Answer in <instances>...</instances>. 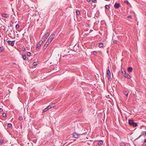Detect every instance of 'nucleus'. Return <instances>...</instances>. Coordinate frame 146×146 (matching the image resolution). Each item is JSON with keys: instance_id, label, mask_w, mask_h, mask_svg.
<instances>
[{"instance_id": "79ce46f5", "label": "nucleus", "mask_w": 146, "mask_h": 146, "mask_svg": "<svg viewBox=\"0 0 146 146\" xmlns=\"http://www.w3.org/2000/svg\"><path fill=\"white\" fill-rule=\"evenodd\" d=\"M126 1L127 3V4H129V2H128V1Z\"/></svg>"}, {"instance_id": "ddd939ff", "label": "nucleus", "mask_w": 146, "mask_h": 146, "mask_svg": "<svg viewBox=\"0 0 146 146\" xmlns=\"http://www.w3.org/2000/svg\"><path fill=\"white\" fill-rule=\"evenodd\" d=\"M22 56L23 58L25 60H26L27 58L26 55L25 54L23 53L22 54Z\"/></svg>"}, {"instance_id": "49530a36", "label": "nucleus", "mask_w": 146, "mask_h": 146, "mask_svg": "<svg viewBox=\"0 0 146 146\" xmlns=\"http://www.w3.org/2000/svg\"><path fill=\"white\" fill-rule=\"evenodd\" d=\"M145 146H146V144L145 145Z\"/></svg>"}, {"instance_id": "aec40b11", "label": "nucleus", "mask_w": 146, "mask_h": 146, "mask_svg": "<svg viewBox=\"0 0 146 146\" xmlns=\"http://www.w3.org/2000/svg\"><path fill=\"white\" fill-rule=\"evenodd\" d=\"M44 41H43V40H41V41H40L38 43V44H39V45H40V46H41V45H42V43Z\"/></svg>"}, {"instance_id": "0eeeda50", "label": "nucleus", "mask_w": 146, "mask_h": 146, "mask_svg": "<svg viewBox=\"0 0 146 146\" xmlns=\"http://www.w3.org/2000/svg\"><path fill=\"white\" fill-rule=\"evenodd\" d=\"M49 43L47 41L45 44H44L43 48V50H45L46 49V48L48 46V44H49Z\"/></svg>"}, {"instance_id": "72a5a7b5", "label": "nucleus", "mask_w": 146, "mask_h": 146, "mask_svg": "<svg viewBox=\"0 0 146 146\" xmlns=\"http://www.w3.org/2000/svg\"><path fill=\"white\" fill-rule=\"evenodd\" d=\"M82 111V109H80L78 111V112H80V113Z\"/></svg>"}, {"instance_id": "4468645a", "label": "nucleus", "mask_w": 146, "mask_h": 146, "mask_svg": "<svg viewBox=\"0 0 146 146\" xmlns=\"http://www.w3.org/2000/svg\"><path fill=\"white\" fill-rule=\"evenodd\" d=\"M104 45L103 44L102 42H100L98 46L100 48H101L103 47Z\"/></svg>"}, {"instance_id": "473e14b6", "label": "nucleus", "mask_w": 146, "mask_h": 146, "mask_svg": "<svg viewBox=\"0 0 146 146\" xmlns=\"http://www.w3.org/2000/svg\"><path fill=\"white\" fill-rule=\"evenodd\" d=\"M142 133L143 135H146V131H143Z\"/></svg>"}, {"instance_id": "7c9ffc66", "label": "nucleus", "mask_w": 146, "mask_h": 146, "mask_svg": "<svg viewBox=\"0 0 146 146\" xmlns=\"http://www.w3.org/2000/svg\"><path fill=\"white\" fill-rule=\"evenodd\" d=\"M93 54L95 56H96L97 55V53L96 52L94 51L93 52Z\"/></svg>"}, {"instance_id": "412c9836", "label": "nucleus", "mask_w": 146, "mask_h": 146, "mask_svg": "<svg viewBox=\"0 0 146 146\" xmlns=\"http://www.w3.org/2000/svg\"><path fill=\"white\" fill-rule=\"evenodd\" d=\"M3 117H7V114L6 113H3Z\"/></svg>"}, {"instance_id": "c85d7f7f", "label": "nucleus", "mask_w": 146, "mask_h": 146, "mask_svg": "<svg viewBox=\"0 0 146 146\" xmlns=\"http://www.w3.org/2000/svg\"><path fill=\"white\" fill-rule=\"evenodd\" d=\"M76 13L77 15H79L80 14V12L79 11H78L77 10L76 11Z\"/></svg>"}, {"instance_id": "5701e85b", "label": "nucleus", "mask_w": 146, "mask_h": 146, "mask_svg": "<svg viewBox=\"0 0 146 146\" xmlns=\"http://www.w3.org/2000/svg\"><path fill=\"white\" fill-rule=\"evenodd\" d=\"M8 126L9 127H12V125L11 123H9L8 125Z\"/></svg>"}, {"instance_id": "cd10ccee", "label": "nucleus", "mask_w": 146, "mask_h": 146, "mask_svg": "<svg viewBox=\"0 0 146 146\" xmlns=\"http://www.w3.org/2000/svg\"><path fill=\"white\" fill-rule=\"evenodd\" d=\"M19 27V24H17L16 25V29H18Z\"/></svg>"}, {"instance_id": "423d86ee", "label": "nucleus", "mask_w": 146, "mask_h": 146, "mask_svg": "<svg viewBox=\"0 0 146 146\" xmlns=\"http://www.w3.org/2000/svg\"><path fill=\"white\" fill-rule=\"evenodd\" d=\"M123 76L126 78H127L128 79H130L131 77L127 73H126V72H125L124 75L123 74Z\"/></svg>"}, {"instance_id": "c756f323", "label": "nucleus", "mask_w": 146, "mask_h": 146, "mask_svg": "<svg viewBox=\"0 0 146 146\" xmlns=\"http://www.w3.org/2000/svg\"><path fill=\"white\" fill-rule=\"evenodd\" d=\"M50 106H51V108L54 107L55 106L54 104H52L50 105Z\"/></svg>"}, {"instance_id": "4c0bfd02", "label": "nucleus", "mask_w": 146, "mask_h": 146, "mask_svg": "<svg viewBox=\"0 0 146 146\" xmlns=\"http://www.w3.org/2000/svg\"><path fill=\"white\" fill-rule=\"evenodd\" d=\"M113 42L115 43H116L117 42V40H114L113 41Z\"/></svg>"}, {"instance_id": "4be33fe9", "label": "nucleus", "mask_w": 146, "mask_h": 146, "mask_svg": "<svg viewBox=\"0 0 146 146\" xmlns=\"http://www.w3.org/2000/svg\"><path fill=\"white\" fill-rule=\"evenodd\" d=\"M19 119L20 121L22 120L23 119V117L22 116H20L19 117Z\"/></svg>"}, {"instance_id": "f03ea898", "label": "nucleus", "mask_w": 146, "mask_h": 146, "mask_svg": "<svg viewBox=\"0 0 146 146\" xmlns=\"http://www.w3.org/2000/svg\"><path fill=\"white\" fill-rule=\"evenodd\" d=\"M108 69L106 72L108 80H110L111 78V73L109 69V67H108Z\"/></svg>"}, {"instance_id": "9b49d317", "label": "nucleus", "mask_w": 146, "mask_h": 146, "mask_svg": "<svg viewBox=\"0 0 146 146\" xmlns=\"http://www.w3.org/2000/svg\"><path fill=\"white\" fill-rule=\"evenodd\" d=\"M2 16L4 17L7 18L9 17V15L7 14L3 13L2 14Z\"/></svg>"}, {"instance_id": "c03bdc74", "label": "nucleus", "mask_w": 146, "mask_h": 146, "mask_svg": "<svg viewBox=\"0 0 146 146\" xmlns=\"http://www.w3.org/2000/svg\"><path fill=\"white\" fill-rule=\"evenodd\" d=\"M25 50H26V49H25V48H24V49H23V51H25Z\"/></svg>"}, {"instance_id": "e433bc0d", "label": "nucleus", "mask_w": 146, "mask_h": 146, "mask_svg": "<svg viewBox=\"0 0 146 146\" xmlns=\"http://www.w3.org/2000/svg\"><path fill=\"white\" fill-rule=\"evenodd\" d=\"M96 1V0H92V1L93 2L95 3Z\"/></svg>"}, {"instance_id": "2f4dec72", "label": "nucleus", "mask_w": 146, "mask_h": 146, "mask_svg": "<svg viewBox=\"0 0 146 146\" xmlns=\"http://www.w3.org/2000/svg\"><path fill=\"white\" fill-rule=\"evenodd\" d=\"M47 108H48V110H49L50 108H51V106H50V105H49L48 106H47V107H46Z\"/></svg>"}, {"instance_id": "a19ab883", "label": "nucleus", "mask_w": 146, "mask_h": 146, "mask_svg": "<svg viewBox=\"0 0 146 146\" xmlns=\"http://www.w3.org/2000/svg\"><path fill=\"white\" fill-rule=\"evenodd\" d=\"M91 0H87V1L88 2H90Z\"/></svg>"}, {"instance_id": "9d476101", "label": "nucleus", "mask_w": 146, "mask_h": 146, "mask_svg": "<svg viewBox=\"0 0 146 146\" xmlns=\"http://www.w3.org/2000/svg\"><path fill=\"white\" fill-rule=\"evenodd\" d=\"M127 70L129 72H131L133 70V68L131 67H129L128 68Z\"/></svg>"}, {"instance_id": "f3484780", "label": "nucleus", "mask_w": 146, "mask_h": 146, "mask_svg": "<svg viewBox=\"0 0 146 146\" xmlns=\"http://www.w3.org/2000/svg\"><path fill=\"white\" fill-rule=\"evenodd\" d=\"M120 144L121 146H127L124 143H121Z\"/></svg>"}, {"instance_id": "6ab92c4d", "label": "nucleus", "mask_w": 146, "mask_h": 146, "mask_svg": "<svg viewBox=\"0 0 146 146\" xmlns=\"http://www.w3.org/2000/svg\"><path fill=\"white\" fill-rule=\"evenodd\" d=\"M105 8L108 10L110 8V7L108 5H106L105 6Z\"/></svg>"}, {"instance_id": "a18cd8bd", "label": "nucleus", "mask_w": 146, "mask_h": 146, "mask_svg": "<svg viewBox=\"0 0 146 146\" xmlns=\"http://www.w3.org/2000/svg\"><path fill=\"white\" fill-rule=\"evenodd\" d=\"M13 64H16L15 63V62H13Z\"/></svg>"}, {"instance_id": "1a4fd4ad", "label": "nucleus", "mask_w": 146, "mask_h": 146, "mask_svg": "<svg viewBox=\"0 0 146 146\" xmlns=\"http://www.w3.org/2000/svg\"><path fill=\"white\" fill-rule=\"evenodd\" d=\"M73 135L74 137L76 138H78L79 137V135L77 134L76 133H73Z\"/></svg>"}, {"instance_id": "393cba45", "label": "nucleus", "mask_w": 146, "mask_h": 146, "mask_svg": "<svg viewBox=\"0 0 146 146\" xmlns=\"http://www.w3.org/2000/svg\"><path fill=\"white\" fill-rule=\"evenodd\" d=\"M48 110V108H46L43 110V111L44 112H45L47 111Z\"/></svg>"}, {"instance_id": "20e7f679", "label": "nucleus", "mask_w": 146, "mask_h": 146, "mask_svg": "<svg viewBox=\"0 0 146 146\" xmlns=\"http://www.w3.org/2000/svg\"><path fill=\"white\" fill-rule=\"evenodd\" d=\"M54 37V34H52L49 37L47 41L50 43L52 40L53 39Z\"/></svg>"}, {"instance_id": "c9c22d12", "label": "nucleus", "mask_w": 146, "mask_h": 146, "mask_svg": "<svg viewBox=\"0 0 146 146\" xmlns=\"http://www.w3.org/2000/svg\"><path fill=\"white\" fill-rule=\"evenodd\" d=\"M125 72V71H124V72H123V71L122 72V73L123 76V74L124 75Z\"/></svg>"}, {"instance_id": "a878e982", "label": "nucleus", "mask_w": 146, "mask_h": 146, "mask_svg": "<svg viewBox=\"0 0 146 146\" xmlns=\"http://www.w3.org/2000/svg\"><path fill=\"white\" fill-rule=\"evenodd\" d=\"M4 140L3 139H1L0 140V144H1L2 143L4 142Z\"/></svg>"}, {"instance_id": "f257e3e1", "label": "nucleus", "mask_w": 146, "mask_h": 146, "mask_svg": "<svg viewBox=\"0 0 146 146\" xmlns=\"http://www.w3.org/2000/svg\"><path fill=\"white\" fill-rule=\"evenodd\" d=\"M129 123L131 125H132L133 127H136L137 126V123L134 122L133 120L129 119Z\"/></svg>"}, {"instance_id": "dca6fc26", "label": "nucleus", "mask_w": 146, "mask_h": 146, "mask_svg": "<svg viewBox=\"0 0 146 146\" xmlns=\"http://www.w3.org/2000/svg\"><path fill=\"white\" fill-rule=\"evenodd\" d=\"M4 48L3 46L0 47V52H2L4 50Z\"/></svg>"}, {"instance_id": "b1692460", "label": "nucleus", "mask_w": 146, "mask_h": 146, "mask_svg": "<svg viewBox=\"0 0 146 146\" xmlns=\"http://www.w3.org/2000/svg\"><path fill=\"white\" fill-rule=\"evenodd\" d=\"M37 63L36 62H34L33 63V65L34 66H36L37 65Z\"/></svg>"}, {"instance_id": "f704fd0d", "label": "nucleus", "mask_w": 146, "mask_h": 146, "mask_svg": "<svg viewBox=\"0 0 146 146\" xmlns=\"http://www.w3.org/2000/svg\"><path fill=\"white\" fill-rule=\"evenodd\" d=\"M127 17L128 18H132V16L131 15H129Z\"/></svg>"}, {"instance_id": "2eb2a0df", "label": "nucleus", "mask_w": 146, "mask_h": 146, "mask_svg": "<svg viewBox=\"0 0 146 146\" xmlns=\"http://www.w3.org/2000/svg\"><path fill=\"white\" fill-rule=\"evenodd\" d=\"M123 93L126 96H127L128 95V93L127 91H124L123 92Z\"/></svg>"}, {"instance_id": "a211bd4d", "label": "nucleus", "mask_w": 146, "mask_h": 146, "mask_svg": "<svg viewBox=\"0 0 146 146\" xmlns=\"http://www.w3.org/2000/svg\"><path fill=\"white\" fill-rule=\"evenodd\" d=\"M103 141H100L99 142V143H98V144L99 145H101L103 144Z\"/></svg>"}, {"instance_id": "f8f14e48", "label": "nucleus", "mask_w": 146, "mask_h": 146, "mask_svg": "<svg viewBox=\"0 0 146 146\" xmlns=\"http://www.w3.org/2000/svg\"><path fill=\"white\" fill-rule=\"evenodd\" d=\"M41 46L39 44H37L36 46V50H38L39 48Z\"/></svg>"}, {"instance_id": "bb28decb", "label": "nucleus", "mask_w": 146, "mask_h": 146, "mask_svg": "<svg viewBox=\"0 0 146 146\" xmlns=\"http://www.w3.org/2000/svg\"><path fill=\"white\" fill-rule=\"evenodd\" d=\"M27 55L29 56L31 55V53L30 52H28L27 53Z\"/></svg>"}, {"instance_id": "39448f33", "label": "nucleus", "mask_w": 146, "mask_h": 146, "mask_svg": "<svg viewBox=\"0 0 146 146\" xmlns=\"http://www.w3.org/2000/svg\"><path fill=\"white\" fill-rule=\"evenodd\" d=\"M9 45L13 46L15 44V40L11 41L10 40H8L7 41Z\"/></svg>"}, {"instance_id": "ea45409f", "label": "nucleus", "mask_w": 146, "mask_h": 146, "mask_svg": "<svg viewBox=\"0 0 146 146\" xmlns=\"http://www.w3.org/2000/svg\"><path fill=\"white\" fill-rule=\"evenodd\" d=\"M144 143H146V139L144 140Z\"/></svg>"}, {"instance_id": "58836bf2", "label": "nucleus", "mask_w": 146, "mask_h": 146, "mask_svg": "<svg viewBox=\"0 0 146 146\" xmlns=\"http://www.w3.org/2000/svg\"><path fill=\"white\" fill-rule=\"evenodd\" d=\"M3 111V109L2 108H0V112Z\"/></svg>"}, {"instance_id": "6e6552de", "label": "nucleus", "mask_w": 146, "mask_h": 146, "mask_svg": "<svg viewBox=\"0 0 146 146\" xmlns=\"http://www.w3.org/2000/svg\"><path fill=\"white\" fill-rule=\"evenodd\" d=\"M120 4L119 3H116L114 5V7L116 9H117L120 7Z\"/></svg>"}, {"instance_id": "7ed1b4c3", "label": "nucleus", "mask_w": 146, "mask_h": 146, "mask_svg": "<svg viewBox=\"0 0 146 146\" xmlns=\"http://www.w3.org/2000/svg\"><path fill=\"white\" fill-rule=\"evenodd\" d=\"M50 34V33L47 32L46 34H45L42 37V39L43 40V41H44L49 36Z\"/></svg>"}, {"instance_id": "37998d69", "label": "nucleus", "mask_w": 146, "mask_h": 146, "mask_svg": "<svg viewBox=\"0 0 146 146\" xmlns=\"http://www.w3.org/2000/svg\"><path fill=\"white\" fill-rule=\"evenodd\" d=\"M13 26V25L11 24L10 25V26L11 27H12Z\"/></svg>"}]
</instances>
